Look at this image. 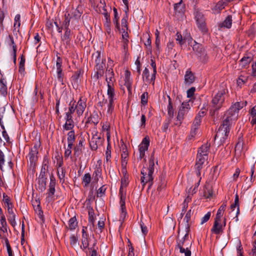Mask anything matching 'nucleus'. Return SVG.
<instances>
[{
    "label": "nucleus",
    "mask_w": 256,
    "mask_h": 256,
    "mask_svg": "<svg viewBox=\"0 0 256 256\" xmlns=\"http://www.w3.org/2000/svg\"><path fill=\"white\" fill-rule=\"evenodd\" d=\"M82 13V7L78 5L73 12V16L76 18H78L81 16Z\"/></svg>",
    "instance_id": "nucleus-53"
},
{
    "label": "nucleus",
    "mask_w": 256,
    "mask_h": 256,
    "mask_svg": "<svg viewBox=\"0 0 256 256\" xmlns=\"http://www.w3.org/2000/svg\"><path fill=\"white\" fill-rule=\"evenodd\" d=\"M213 194L212 190L209 186H205L204 188V196L206 198H210Z\"/></svg>",
    "instance_id": "nucleus-37"
},
{
    "label": "nucleus",
    "mask_w": 256,
    "mask_h": 256,
    "mask_svg": "<svg viewBox=\"0 0 256 256\" xmlns=\"http://www.w3.org/2000/svg\"><path fill=\"white\" fill-rule=\"evenodd\" d=\"M150 140L148 136H145L142 140V142L138 146L139 157L140 160L144 158L145 156V152L148 150L150 146Z\"/></svg>",
    "instance_id": "nucleus-7"
},
{
    "label": "nucleus",
    "mask_w": 256,
    "mask_h": 256,
    "mask_svg": "<svg viewBox=\"0 0 256 256\" xmlns=\"http://www.w3.org/2000/svg\"><path fill=\"white\" fill-rule=\"evenodd\" d=\"M195 80V76L192 72L190 70H188L184 75V83L186 84H190Z\"/></svg>",
    "instance_id": "nucleus-23"
},
{
    "label": "nucleus",
    "mask_w": 256,
    "mask_h": 256,
    "mask_svg": "<svg viewBox=\"0 0 256 256\" xmlns=\"http://www.w3.org/2000/svg\"><path fill=\"white\" fill-rule=\"evenodd\" d=\"M194 19L198 28L202 33L205 34L208 32L205 22V18L203 14L198 10H195L194 12Z\"/></svg>",
    "instance_id": "nucleus-5"
},
{
    "label": "nucleus",
    "mask_w": 256,
    "mask_h": 256,
    "mask_svg": "<svg viewBox=\"0 0 256 256\" xmlns=\"http://www.w3.org/2000/svg\"><path fill=\"white\" fill-rule=\"evenodd\" d=\"M227 91V90L222 88L212 97L210 110V114L212 116H214L215 114L218 113V110L222 107Z\"/></svg>",
    "instance_id": "nucleus-2"
},
{
    "label": "nucleus",
    "mask_w": 256,
    "mask_h": 256,
    "mask_svg": "<svg viewBox=\"0 0 256 256\" xmlns=\"http://www.w3.org/2000/svg\"><path fill=\"white\" fill-rule=\"evenodd\" d=\"M86 98L81 96L78 101L75 103V108L78 117L80 118L83 114L86 106Z\"/></svg>",
    "instance_id": "nucleus-8"
},
{
    "label": "nucleus",
    "mask_w": 256,
    "mask_h": 256,
    "mask_svg": "<svg viewBox=\"0 0 256 256\" xmlns=\"http://www.w3.org/2000/svg\"><path fill=\"white\" fill-rule=\"evenodd\" d=\"M128 153L127 152L126 149L123 148L122 153L121 154L122 167L126 166L127 162H128Z\"/></svg>",
    "instance_id": "nucleus-44"
},
{
    "label": "nucleus",
    "mask_w": 256,
    "mask_h": 256,
    "mask_svg": "<svg viewBox=\"0 0 256 256\" xmlns=\"http://www.w3.org/2000/svg\"><path fill=\"white\" fill-rule=\"evenodd\" d=\"M226 207V202H224L222 203V204L219 208L217 212V214H216L215 218L221 219L222 217L223 216L224 212L225 210Z\"/></svg>",
    "instance_id": "nucleus-38"
},
{
    "label": "nucleus",
    "mask_w": 256,
    "mask_h": 256,
    "mask_svg": "<svg viewBox=\"0 0 256 256\" xmlns=\"http://www.w3.org/2000/svg\"><path fill=\"white\" fill-rule=\"evenodd\" d=\"M192 50L199 60L203 63L208 62V56L202 44L195 42Z\"/></svg>",
    "instance_id": "nucleus-3"
},
{
    "label": "nucleus",
    "mask_w": 256,
    "mask_h": 256,
    "mask_svg": "<svg viewBox=\"0 0 256 256\" xmlns=\"http://www.w3.org/2000/svg\"><path fill=\"white\" fill-rule=\"evenodd\" d=\"M254 165L252 164L250 168V182L248 184V188H250L256 179V176L254 175Z\"/></svg>",
    "instance_id": "nucleus-50"
},
{
    "label": "nucleus",
    "mask_w": 256,
    "mask_h": 256,
    "mask_svg": "<svg viewBox=\"0 0 256 256\" xmlns=\"http://www.w3.org/2000/svg\"><path fill=\"white\" fill-rule=\"evenodd\" d=\"M244 142L243 136H239L235 146V154L240 156L244 150Z\"/></svg>",
    "instance_id": "nucleus-17"
},
{
    "label": "nucleus",
    "mask_w": 256,
    "mask_h": 256,
    "mask_svg": "<svg viewBox=\"0 0 256 256\" xmlns=\"http://www.w3.org/2000/svg\"><path fill=\"white\" fill-rule=\"evenodd\" d=\"M187 246L185 247H180V248H178L177 250L179 249L180 252L181 254H184L185 256H191V251L190 248L192 246V244H188Z\"/></svg>",
    "instance_id": "nucleus-32"
},
{
    "label": "nucleus",
    "mask_w": 256,
    "mask_h": 256,
    "mask_svg": "<svg viewBox=\"0 0 256 256\" xmlns=\"http://www.w3.org/2000/svg\"><path fill=\"white\" fill-rule=\"evenodd\" d=\"M210 144L207 142L198 148L197 155L205 156L208 158V154L210 150Z\"/></svg>",
    "instance_id": "nucleus-19"
},
{
    "label": "nucleus",
    "mask_w": 256,
    "mask_h": 256,
    "mask_svg": "<svg viewBox=\"0 0 256 256\" xmlns=\"http://www.w3.org/2000/svg\"><path fill=\"white\" fill-rule=\"evenodd\" d=\"M48 162H46L44 160L43 162L40 174L39 175L40 177H46V174L48 172Z\"/></svg>",
    "instance_id": "nucleus-40"
},
{
    "label": "nucleus",
    "mask_w": 256,
    "mask_h": 256,
    "mask_svg": "<svg viewBox=\"0 0 256 256\" xmlns=\"http://www.w3.org/2000/svg\"><path fill=\"white\" fill-rule=\"evenodd\" d=\"M202 164L200 163L196 160V164L194 165L195 172L198 177H200L201 174V170L204 168Z\"/></svg>",
    "instance_id": "nucleus-45"
},
{
    "label": "nucleus",
    "mask_w": 256,
    "mask_h": 256,
    "mask_svg": "<svg viewBox=\"0 0 256 256\" xmlns=\"http://www.w3.org/2000/svg\"><path fill=\"white\" fill-rule=\"evenodd\" d=\"M167 97L168 100V114L171 119L174 117V110L170 96L168 95Z\"/></svg>",
    "instance_id": "nucleus-36"
},
{
    "label": "nucleus",
    "mask_w": 256,
    "mask_h": 256,
    "mask_svg": "<svg viewBox=\"0 0 256 256\" xmlns=\"http://www.w3.org/2000/svg\"><path fill=\"white\" fill-rule=\"evenodd\" d=\"M25 56L22 54L20 56V60L19 63L18 71L21 74L24 75L25 72L24 63H25Z\"/></svg>",
    "instance_id": "nucleus-35"
},
{
    "label": "nucleus",
    "mask_w": 256,
    "mask_h": 256,
    "mask_svg": "<svg viewBox=\"0 0 256 256\" xmlns=\"http://www.w3.org/2000/svg\"><path fill=\"white\" fill-rule=\"evenodd\" d=\"M247 104L246 101L236 102L231 106L224 116V120L216 134V137L226 139L232 126L237 120L239 110Z\"/></svg>",
    "instance_id": "nucleus-1"
},
{
    "label": "nucleus",
    "mask_w": 256,
    "mask_h": 256,
    "mask_svg": "<svg viewBox=\"0 0 256 256\" xmlns=\"http://www.w3.org/2000/svg\"><path fill=\"white\" fill-rule=\"evenodd\" d=\"M190 109V106L188 102H182L180 106L177 116V120L179 121V124L182 123V120L184 118V116L188 114L189 110Z\"/></svg>",
    "instance_id": "nucleus-6"
},
{
    "label": "nucleus",
    "mask_w": 256,
    "mask_h": 256,
    "mask_svg": "<svg viewBox=\"0 0 256 256\" xmlns=\"http://www.w3.org/2000/svg\"><path fill=\"white\" fill-rule=\"evenodd\" d=\"M0 222L2 224V228H0V230L3 231L4 232H7V224L5 216H2L1 218H0Z\"/></svg>",
    "instance_id": "nucleus-55"
},
{
    "label": "nucleus",
    "mask_w": 256,
    "mask_h": 256,
    "mask_svg": "<svg viewBox=\"0 0 256 256\" xmlns=\"http://www.w3.org/2000/svg\"><path fill=\"white\" fill-rule=\"evenodd\" d=\"M102 10L103 12L102 13V14L104 16L105 18V22H110V15L108 14V13L107 12L106 8V4L104 2V6H103L102 7Z\"/></svg>",
    "instance_id": "nucleus-49"
},
{
    "label": "nucleus",
    "mask_w": 256,
    "mask_h": 256,
    "mask_svg": "<svg viewBox=\"0 0 256 256\" xmlns=\"http://www.w3.org/2000/svg\"><path fill=\"white\" fill-rule=\"evenodd\" d=\"M176 41L178 42V43L180 46H182L186 42V40L188 38V37H190V38H192L190 36V35L188 36H184L183 38L182 35L179 32H176Z\"/></svg>",
    "instance_id": "nucleus-34"
},
{
    "label": "nucleus",
    "mask_w": 256,
    "mask_h": 256,
    "mask_svg": "<svg viewBox=\"0 0 256 256\" xmlns=\"http://www.w3.org/2000/svg\"><path fill=\"white\" fill-rule=\"evenodd\" d=\"M102 168L100 164L96 165V168H94V171L93 172V176L96 177L100 176V177L102 176Z\"/></svg>",
    "instance_id": "nucleus-54"
},
{
    "label": "nucleus",
    "mask_w": 256,
    "mask_h": 256,
    "mask_svg": "<svg viewBox=\"0 0 256 256\" xmlns=\"http://www.w3.org/2000/svg\"><path fill=\"white\" fill-rule=\"evenodd\" d=\"M78 222L76 217L74 216L71 218L68 222V226H66L70 230H74L78 226Z\"/></svg>",
    "instance_id": "nucleus-28"
},
{
    "label": "nucleus",
    "mask_w": 256,
    "mask_h": 256,
    "mask_svg": "<svg viewBox=\"0 0 256 256\" xmlns=\"http://www.w3.org/2000/svg\"><path fill=\"white\" fill-rule=\"evenodd\" d=\"M60 172H61V174H60L59 170H58V176L60 179V182L64 183V177H65V174H66V170L64 169V168H60Z\"/></svg>",
    "instance_id": "nucleus-56"
},
{
    "label": "nucleus",
    "mask_w": 256,
    "mask_h": 256,
    "mask_svg": "<svg viewBox=\"0 0 256 256\" xmlns=\"http://www.w3.org/2000/svg\"><path fill=\"white\" fill-rule=\"evenodd\" d=\"M6 42L9 46H12V50H13V58H14V63L16 62V43L14 42V39L13 36L9 34L8 36L6 38Z\"/></svg>",
    "instance_id": "nucleus-16"
},
{
    "label": "nucleus",
    "mask_w": 256,
    "mask_h": 256,
    "mask_svg": "<svg viewBox=\"0 0 256 256\" xmlns=\"http://www.w3.org/2000/svg\"><path fill=\"white\" fill-rule=\"evenodd\" d=\"M70 33L71 31L70 28L65 29V32L63 36H62V41L65 42L66 44H70Z\"/></svg>",
    "instance_id": "nucleus-39"
},
{
    "label": "nucleus",
    "mask_w": 256,
    "mask_h": 256,
    "mask_svg": "<svg viewBox=\"0 0 256 256\" xmlns=\"http://www.w3.org/2000/svg\"><path fill=\"white\" fill-rule=\"evenodd\" d=\"M84 70L82 69H78L75 72L74 74L70 78V80L73 87L77 88L80 82V77L82 75Z\"/></svg>",
    "instance_id": "nucleus-13"
},
{
    "label": "nucleus",
    "mask_w": 256,
    "mask_h": 256,
    "mask_svg": "<svg viewBox=\"0 0 256 256\" xmlns=\"http://www.w3.org/2000/svg\"><path fill=\"white\" fill-rule=\"evenodd\" d=\"M106 190V188L105 185L102 186L100 188L98 189L97 190V196L98 197H102L105 194V192Z\"/></svg>",
    "instance_id": "nucleus-62"
},
{
    "label": "nucleus",
    "mask_w": 256,
    "mask_h": 256,
    "mask_svg": "<svg viewBox=\"0 0 256 256\" xmlns=\"http://www.w3.org/2000/svg\"><path fill=\"white\" fill-rule=\"evenodd\" d=\"M148 176L146 178H144V176H141L140 178V183L142 185V189H144L146 186V184L148 183V189H150L151 188V186L153 184V180H154V177L152 176V180H148Z\"/></svg>",
    "instance_id": "nucleus-33"
},
{
    "label": "nucleus",
    "mask_w": 256,
    "mask_h": 256,
    "mask_svg": "<svg viewBox=\"0 0 256 256\" xmlns=\"http://www.w3.org/2000/svg\"><path fill=\"white\" fill-rule=\"evenodd\" d=\"M160 182L158 184L157 190L159 192L161 191L166 186V182L164 177L162 176H160L159 177Z\"/></svg>",
    "instance_id": "nucleus-48"
},
{
    "label": "nucleus",
    "mask_w": 256,
    "mask_h": 256,
    "mask_svg": "<svg viewBox=\"0 0 256 256\" xmlns=\"http://www.w3.org/2000/svg\"><path fill=\"white\" fill-rule=\"evenodd\" d=\"M90 238L89 237V235L84 236H82L81 238V244L80 246V248L82 250L83 252H84L86 254L88 255V249L90 248Z\"/></svg>",
    "instance_id": "nucleus-18"
},
{
    "label": "nucleus",
    "mask_w": 256,
    "mask_h": 256,
    "mask_svg": "<svg viewBox=\"0 0 256 256\" xmlns=\"http://www.w3.org/2000/svg\"><path fill=\"white\" fill-rule=\"evenodd\" d=\"M92 56L95 58L96 64L103 62L102 60L101 59V54L100 51L98 50L95 53L93 54Z\"/></svg>",
    "instance_id": "nucleus-58"
},
{
    "label": "nucleus",
    "mask_w": 256,
    "mask_h": 256,
    "mask_svg": "<svg viewBox=\"0 0 256 256\" xmlns=\"http://www.w3.org/2000/svg\"><path fill=\"white\" fill-rule=\"evenodd\" d=\"M87 208L88 209V222L90 223L94 227V226L95 222V216L93 208L90 206H87Z\"/></svg>",
    "instance_id": "nucleus-27"
},
{
    "label": "nucleus",
    "mask_w": 256,
    "mask_h": 256,
    "mask_svg": "<svg viewBox=\"0 0 256 256\" xmlns=\"http://www.w3.org/2000/svg\"><path fill=\"white\" fill-rule=\"evenodd\" d=\"M248 78L246 77L240 75L237 80V84L238 86H242L246 82Z\"/></svg>",
    "instance_id": "nucleus-59"
},
{
    "label": "nucleus",
    "mask_w": 256,
    "mask_h": 256,
    "mask_svg": "<svg viewBox=\"0 0 256 256\" xmlns=\"http://www.w3.org/2000/svg\"><path fill=\"white\" fill-rule=\"evenodd\" d=\"M107 141H108V145L106 147V162L108 164L109 162H111V150H112V146L110 143V135L108 134L107 136Z\"/></svg>",
    "instance_id": "nucleus-26"
},
{
    "label": "nucleus",
    "mask_w": 256,
    "mask_h": 256,
    "mask_svg": "<svg viewBox=\"0 0 256 256\" xmlns=\"http://www.w3.org/2000/svg\"><path fill=\"white\" fill-rule=\"evenodd\" d=\"M141 104L143 106H146L148 104V92H144L140 96Z\"/></svg>",
    "instance_id": "nucleus-60"
},
{
    "label": "nucleus",
    "mask_w": 256,
    "mask_h": 256,
    "mask_svg": "<svg viewBox=\"0 0 256 256\" xmlns=\"http://www.w3.org/2000/svg\"><path fill=\"white\" fill-rule=\"evenodd\" d=\"M156 74L153 72L150 78L149 70L148 68H146L142 72L143 80H145L148 84L152 83V85H154Z\"/></svg>",
    "instance_id": "nucleus-15"
},
{
    "label": "nucleus",
    "mask_w": 256,
    "mask_h": 256,
    "mask_svg": "<svg viewBox=\"0 0 256 256\" xmlns=\"http://www.w3.org/2000/svg\"><path fill=\"white\" fill-rule=\"evenodd\" d=\"M96 244L97 240H94L92 246L88 249V255H86V256H99L98 252V248L96 246Z\"/></svg>",
    "instance_id": "nucleus-24"
},
{
    "label": "nucleus",
    "mask_w": 256,
    "mask_h": 256,
    "mask_svg": "<svg viewBox=\"0 0 256 256\" xmlns=\"http://www.w3.org/2000/svg\"><path fill=\"white\" fill-rule=\"evenodd\" d=\"M227 5L228 4L224 0H220L216 4L215 6L212 8V10L214 11L215 12L220 13V11L222 10H223Z\"/></svg>",
    "instance_id": "nucleus-30"
},
{
    "label": "nucleus",
    "mask_w": 256,
    "mask_h": 256,
    "mask_svg": "<svg viewBox=\"0 0 256 256\" xmlns=\"http://www.w3.org/2000/svg\"><path fill=\"white\" fill-rule=\"evenodd\" d=\"M47 177L38 178V189L41 192H44L46 188Z\"/></svg>",
    "instance_id": "nucleus-29"
},
{
    "label": "nucleus",
    "mask_w": 256,
    "mask_h": 256,
    "mask_svg": "<svg viewBox=\"0 0 256 256\" xmlns=\"http://www.w3.org/2000/svg\"><path fill=\"white\" fill-rule=\"evenodd\" d=\"M106 80L107 82V84H114V82H116V80L114 78V74L106 75Z\"/></svg>",
    "instance_id": "nucleus-61"
},
{
    "label": "nucleus",
    "mask_w": 256,
    "mask_h": 256,
    "mask_svg": "<svg viewBox=\"0 0 256 256\" xmlns=\"http://www.w3.org/2000/svg\"><path fill=\"white\" fill-rule=\"evenodd\" d=\"M232 16L230 15H228L224 20L222 22L218 24V29L220 30V28H230L232 26Z\"/></svg>",
    "instance_id": "nucleus-22"
},
{
    "label": "nucleus",
    "mask_w": 256,
    "mask_h": 256,
    "mask_svg": "<svg viewBox=\"0 0 256 256\" xmlns=\"http://www.w3.org/2000/svg\"><path fill=\"white\" fill-rule=\"evenodd\" d=\"M186 234L182 237L181 240H176V246L175 250H176L178 248H180V247H186L187 246L188 244H190V242H187L186 240L188 237V232L189 230H186Z\"/></svg>",
    "instance_id": "nucleus-21"
},
{
    "label": "nucleus",
    "mask_w": 256,
    "mask_h": 256,
    "mask_svg": "<svg viewBox=\"0 0 256 256\" xmlns=\"http://www.w3.org/2000/svg\"><path fill=\"white\" fill-rule=\"evenodd\" d=\"M193 214V211L190 208L186 212L185 217L184 218V220L186 221V230H190V225H189V221L190 220L191 216Z\"/></svg>",
    "instance_id": "nucleus-43"
},
{
    "label": "nucleus",
    "mask_w": 256,
    "mask_h": 256,
    "mask_svg": "<svg viewBox=\"0 0 256 256\" xmlns=\"http://www.w3.org/2000/svg\"><path fill=\"white\" fill-rule=\"evenodd\" d=\"M114 98H108L107 112L109 114H112L114 109Z\"/></svg>",
    "instance_id": "nucleus-57"
},
{
    "label": "nucleus",
    "mask_w": 256,
    "mask_h": 256,
    "mask_svg": "<svg viewBox=\"0 0 256 256\" xmlns=\"http://www.w3.org/2000/svg\"><path fill=\"white\" fill-rule=\"evenodd\" d=\"M108 86L107 94L108 96V98H114L115 96V90L114 87V84H109Z\"/></svg>",
    "instance_id": "nucleus-41"
},
{
    "label": "nucleus",
    "mask_w": 256,
    "mask_h": 256,
    "mask_svg": "<svg viewBox=\"0 0 256 256\" xmlns=\"http://www.w3.org/2000/svg\"><path fill=\"white\" fill-rule=\"evenodd\" d=\"M104 141V138L100 136H98V132H96L95 134H93L91 140L90 141V146L92 150H96L98 147L101 146Z\"/></svg>",
    "instance_id": "nucleus-10"
},
{
    "label": "nucleus",
    "mask_w": 256,
    "mask_h": 256,
    "mask_svg": "<svg viewBox=\"0 0 256 256\" xmlns=\"http://www.w3.org/2000/svg\"><path fill=\"white\" fill-rule=\"evenodd\" d=\"M41 146L40 140L36 141L34 146L32 148L28 154L30 165L32 166H34L38 160V148Z\"/></svg>",
    "instance_id": "nucleus-4"
},
{
    "label": "nucleus",
    "mask_w": 256,
    "mask_h": 256,
    "mask_svg": "<svg viewBox=\"0 0 256 256\" xmlns=\"http://www.w3.org/2000/svg\"><path fill=\"white\" fill-rule=\"evenodd\" d=\"M5 244H6V247L8 256H14L13 252H12V248L9 243L8 240L7 238H6L5 240Z\"/></svg>",
    "instance_id": "nucleus-63"
},
{
    "label": "nucleus",
    "mask_w": 256,
    "mask_h": 256,
    "mask_svg": "<svg viewBox=\"0 0 256 256\" xmlns=\"http://www.w3.org/2000/svg\"><path fill=\"white\" fill-rule=\"evenodd\" d=\"M221 219L215 218L214 225L211 229V232L216 234H220L223 232V226L226 224V219L224 221V226L221 224Z\"/></svg>",
    "instance_id": "nucleus-11"
},
{
    "label": "nucleus",
    "mask_w": 256,
    "mask_h": 256,
    "mask_svg": "<svg viewBox=\"0 0 256 256\" xmlns=\"http://www.w3.org/2000/svg\"><path fill=\"white\" fill-rule=\"evenodd\" d=\"M78 237L72 234L70 237V245L74 247L76 246L78 243Z\"/></svg>",
    "instance_id": "nucleus-51"
},
{
    "label": "nucleus",
    "mask_w": 256,
    "mask_h": 256,
    "mask_svg": "<svg viewBox=\"0 0 256 256\" xmlns=\"http://www.w3.org/2000/svg\"><path fill=\"white\" fill-rule=\"evenodd\" d=\"M75 103H76V100H72L68 104V110L66 113L70 114H72L74 112H76V109L75 108Z\"/></svg>",
    "instance_id": "nucleus-52"
},
{
    "label": "nucleus",
    "mask_w": 256,
    "mask_h": 256,
    "mask_svg": "<svg viewBox=\"0 0 256 256\" xmlns=\"http://www.w3.org/2000/svg\"><path fill=\"white\" fill-rule=\"evenodd\" d=\"M154 152H153L150 156V158L148 162V167L146 168L148 170V180H152L153 174L154 172Z\"/></svg>",
    "instance_id": "nucleus-14"
},
{
    "label": "nucleus",
    "mask_w": 256,
    "mask_h": 256,
    "mask_svg": "<svg viewBox=\"0 0 256 256\" xmlns=\"http://www.w3.org/2000/svg\"><path fill=\"white\" fill-rule=\"evenodd\" d=\"M184 4H182V0H180V2L174 4V10L176 12L182 14L184 11Z\"/></svg>",
    "instance_id": "nucleus-31"
},
{
    "label": "nucleus",
    "mask_w": 256,
    "mask_h": 256,
    "mask_svg": "<svg viewBox=\"0 0 256 256\" xmlns=\"http://www.w3.org/2000/svg\"><path fill=\"white\" fill-rule=\"evenodd\" d=\"M36 202L38 204L36 208H34V210L36 211V213L38 214L39 218L43 220L44 218V216L43 214V211L42 209V208L40 206V202H38L36 200Z\"/></svg>",
    "instance_id": "nucleus-42"
},
{
    "label": "nucleus",
    "mask_w": 256,
    "mask_h": 256,
    "mask_svg": "<svg viewBox=\"0 0 256 256\" xmlns=\"http://www.w3.org/2000/svg\"><path fill=\"white\" fill-rule=\"evenodd\" d=\"M92 178L90 173L85 174L82 178V182L84 184V186L86 187L90 184Z\"/></svg>",
    "instance_id": "nucleus-47"
},
{
    "label": "nucleus",
    "mask_w": 256,
    "mask_h": 256,
    "mask_svg": "<svg viewBox=\"0 0 256 256\" xmlns=\"http://www.w3.org/2000/svg\"><path fill=\"white\" fill-rule=\"evenodd\" d=\"M8 94L6 81L5 78H0V94L6 97Z\"/></svg>",
    "instance_id": "nucleus-25"
},
{
    "label": "nucleus",
    "mask_w": 256,
    "mask_h": 256,
    "mask_svg": "<svg viewBox=\"0 0 256 256\" xmlns=\"http://www.w3.org/2000/svg\"><path fill=\"white\" fill-rule=\"evenodd\" d=\"M252 58L250 56H244L240 60V65L242 68H244L250 62Z\"/></svg>",
    "instance_id": "nucleus-46"
},
{
    "label": "nucleus",
    "mask_w": 256,
    "mask_h": 256,
    "mask_svg": "<svg viewBox=\"0 0 256 256\" xmlns=\"http://www.w3.org/2000/svg\"><path fill=\"white\" fill-rule=\"evenodd\" d=\"M56 178L52 174L50 176V182L48 186V192L46 193L47 197L46 199L48 202L54 200L53 196L54 194L56 192Z\"/></svg>",
    "instance_id": "nucleus-9"
},
{
    "label": "nucleus",
    "mask_w": 256,
    "mask_h": 256,
    "mask_svg": "<svg viewBox=\"0 0 256 256\" xmlns=\"http://www.w3.org/2000/svg\"><path fill=\"white\" fill-rule=\"evenodd\" d=\"M62 58L60 56H58L56 61L57 79L59 82H60L62 84H64V72H62Z\"/></svg>",
    "instance_id": "nucleus-12"
},
{
    "label": "nucleus",
    "mask_w": 256,
    "mask_h": 256,
    "mask_svg": "<svg viewBox=\"0 0 256 256\" xmlns=\"http://www.w3.org/2000/svg\"><path fill=\"white\" fill-rule=\"evenodd\" d=\"M70 14H68V15L66 16V14H65V19L64 20L63 22L62 23V26L64 27V29L69 28L68 26H70V18L68 17Z\"/></svg>",
    "instance_id": "nucleus-64"
},
{
    "label": "nucleus",
    "mask_w": 256,
    "mask_h": 256,
    "mask_svg": "<svg viewBox=\"0 0 256 256\" xmlns=\"http://www.w3.org/2000/svg\"><path fill=\"white\" fill-rule=\"evenodd\" d=\"M84 140L81 138L78 141V143L74 148V155L75 157L80 156L82 152L83 143Z\"/></svg>",
    "instance_id": "nucleus-20"
}]
</instances>
